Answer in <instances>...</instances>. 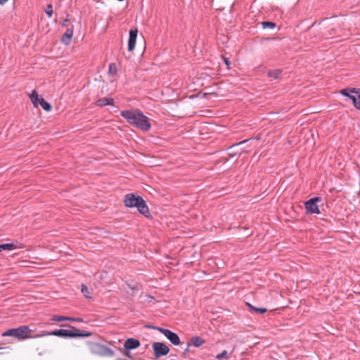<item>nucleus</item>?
Masks as SVG:
<instances>
[{"mask_svg": "<svg viewBox=\"0 0 360 360\" xmlns=\"http://www.w3.org/2000/svg\"><path fill=\"white\" fill-rule=\"evenodd\" d=\"M121 115L126 119L130 124L135 126L142 131H148L151 128L148 117L143 115L139 109L135 110H122Z\"/></svg>", "mask_w": 360, "mask_h": 360, "instance_id": "nucleus-1", "label": "nucleus"}, {"mask_svg": "<svg viewBox=\"0 0 360 360\" xmlns=\"http://www.w3.org/2000/svg\"><path fill=\"white\" fill-rule=\"evenodd\" d=\"M61 326L68 327L70 329H56L51 332L44 331L41 334H37V337H44L47 335H54L63 338H75L90 337L92 333L86 330H82L70 324H63Z\"/></svg>", "mask_w": 360, "mask_h": 360, "instance_id": "nucleus-2", "label": "nucleus"}, {"mask_svg": "<svg viewBox=\"0 0 360 360\" xmlns=\"http://www.w3.org/2000/svg\"><path fill=\"white\" fill-rule=\"evenodd\" d=\"M123 203L127 207H136L139 213L144 217L147 218L151 217L148 206L141 196L133 193H127L124 195Z\"/></svg>", "mask_w": 360, "mask_h": 360, "instance_id": "nucleus-3", "label": "nucleus"}, {"mask_svg": "<svg viewBox=\"0 0 360 360\" xmlns=\"http://www.w3.org/2000/svg\"><path fill=\"white\" fill-rule=\"evenodd\" d=\"M32 330L28 326H20L18 328H11L4 332L1 335L3 337H13L19 341H22L29 338H37V335H32Z\"/></svg>", "mask_w": 360, "mask_h": 360, "instance_id": "nucleus-4", "label": "nucleus"}, {"mask_svg": "<svg viewBox=\"0 0 360 360\" xmlns=\"http://www.w3.org/2000/svg\"><path fill=\"white\" fill-rule=\"evenodd\" d=\"M321 198L316 196L309 200H307L304 202V207L307 214H319L320 210L318 206V202H321Z\"/></svg>", "mask_w": 360, "mask_h": 360, "instance_id": "nucleus-5", "label": "nucleus"}, {"mask_svg": "<svg viewBox=\"0 0 360 360\" xmlns=\"http://www.w3.org/2000/svg\"><path fill=\"white\" fill-rule=\"evenodd\" d=\"M91 349L93 352L101 356H112L114 354V352L110 348L98 343H91Z\"/></svg>", "mask_w": 360, "mask_h": 360, "instance_id": "nucleus-6", "label": "nucleus"}, {"mask_svg": "<svg viewBox=\"0 0 360 360\" xmlns=\"http://www.w3.org/2000/svg\"><path fill=\"white\" fill-rule=\"evenodd\" d=\"M153 349L155 358H159L168 354L169 348L164 343L155 342L153 343Z\"/></svg>", "mask_w": 360, "mask_h": 360, "instance_id": "nucleus-7", "label": "nucleus"}, {"mask_svg": "<svg viewBox=\"0 0 360 360\" xmlns=\"http://www.w3.org/2000/svg\"><path fill=\"white\" fill-rule=\"evenodd\" d=\"M158 331L163 334L173 345H179L181 340L178 335L166 328H158Z\"/></svg>", "mask_w": 360, "mask_h": 360, "instance_id": "nucleus-8", "label": "nucleus"}, {"mask_svg": "<svg viewBox=\"0 0 360 360\" xmlns=\"http://www.w3.org/2000/svg\"><path fill=\"white\" fill-rule=\"evenodd\" d=\"M137 34H138L137 29L130 30L129 37V40H128V50L129 51H133L135 47Z\"/></svg>", "mask_w": 360, "mask_h": 360, "instance_id": "nucleus-9", "label": "nucleus"}, {"mask_svg": "<svg viewBox=\"0 0 360 360\" xmlns=\"http://www.w3.org/2000/svg\"><path fill=\"white\" fill-rule=\"evenodd\" d=\"M74 25H71L70 27H68L65 32L61 37V41L65 45H69L71 42V39L73 35Z\"/></svg>", "mask_w": 360, "mask_h": 360, "instance_id": "nucleus-10", "label": "nucleus"}, {"mask_svg": "<svg viewBox=\"0 0 360 360\" xmlns=\"http://www.w3.org/2000/svg\"><path fill=\"white\" fill-rule=\"evenodd\" d=\"M248 141V140L246 139V140H244L243 141L238 142L237 143H235V144H233L232 146H231L228 148V150H229L228 155L230 157H234V156H236L237 155H240L242 153L245 152V149H241L240 150H236V148L238 147L241 144H243V143H246Z\"/></svg>", "mask_w": 360, "mask_h": 360, "instance_id": "nucleus-11", "label": "nucleus"}, {"mask_svg": "<svg viewBox=\"0 0 360 360\" xmlns=\"http://www.w3.org/2000/svg\"><path fill=\"white\" fill-rule=\"evenodd\" d=\"M140 345L139 340L131 338L126 340L124 344V348L125 350L129 351L138 348Z\"/></svg>", "mask_w": 360, "mask_h": 360, "instance_id": "nucleus-12", "label": "nucleus"}, {"mask_svg": "<svg viewBox=\"0 0 360 360\" xmlns=\"http://www.w3.org/2000/svg\"><path fill=\"white\" fill-rule=\"evenodd\" d=\"M52 321H69L71 322H83V319L72 318V317L63 316H55L52 318Z\"/></svg>", "mask_w": 360, "mask_h": 360, "instance_id": "nucleus-13", "label": "nucleus"}, {"mask_svg": "<svg viewBox=\"0 0 360 360\" xmlns=\"http://www.w3.org/2000/svg\"><path fill=\"white\" fill-rule=\"evenodd\" d=\"M356 88H346L340 90V94L345 97H347V100L352 101V96L355 97V93L356 91Z\"/></svg>", "mask_w": 360, "mask_h": 360, "instance_id": "nucleus-14", "label": "nucleus"}, {"mask_svg": "<svg viewBox=\"0 0 360 360\" xmlns=\"http://www.w3.org/2000/svg\"><path fill=\"white\" fill-rule=\"evenodd\" d=\"M108 105H114V99L112 98L104 97V98L98 99L96 101V105H98L99 107H104Z\"/></svg>", "mask_w": 360, "mask_h": 360, "instance_id": "nucleus-15", "label": "nucleus"}, {"mask_svg": "<svg viewBox=\"0 0 360 360\" xmlns=\"http://www.w3.org/2000/svg\"><path fill=\"white\" fill-rule=\"evenodd\" d=\"M246 304L248 307V311L250 313L262 314L267 311V309L265 307H256L248 302H247Z\"/></svg>", "mask_w": 360, "mask_h": 360, "instance_id": "nucleus-16", "label": "nucleus"}, {"mask_svg": "<svg viewBox=\"0 0 360 360\" xmlns=\"http://www.w3.org/2000/svg\"><path fill=\"white\" fill-rule=\"evenodd\" d=\"M23 246L22 245H17L14 243L0 244V252H2L3 250H14L16 248H21Z\"/></svg>", "mask_w": 360, "mask_h": 360, "instance_id": "nucleus-17", "label": "nucleus"}, {"mask_svg": "<svg viewBox=\"0 0 360 360\" xmlns=\"http://www.w3.org/2000/svg\"><path fill=\"white\" fill-rule=\"evenodd\" d=\"M205 341L200 336H195L191 338L190 343L195 347H199L202 345Z\"/></svg>", "mask_w": 360, "mask_h": 360, "instance_id": "nucleus-18", "label": "nucleus"}, {"mask_svg": "<svg viewBox=\"0 0 360 360\" xmlns=\"http://www.w3.org/2000/svg\"><path fill=\"white\" fill-rule=\"evenodd\" d=\"M352 101L354 107L360 110V89H357L355 93V97L352 96Z\"/></svg>", "mask_w": 360, "mask_h": 360, "instance_id": "nucleus-19", "label": "nucleus"}, {"mask_svg": "<svg viewBox=\"0 0 360 360\" xmlns=\"http://www.w3.org/2000/svg\"><path fill=\"white\" fill-rule=\"evenodd\" d=\"M30 98L34 106L37 107L39 105L40 98H39L38 94L35 90L32 91V94L30 96Z\"/></svg>", "mask_w": 360, "mask_h": 360, "instance_id": "nucleus-20", "label": "nucleus"}, {"mask_svg": "<svg viewBox=\"0 0 360 360\" xmlns=\"http://www.w3.org/2000/svg\"><path fill=\"white\" fill-rule=\"evenodd\" d=\"M281 73V69L269 70V71L267 72L268 76L270 77H273L274 79L278 78Z\"/></svg>", "mask_w": 360, "mask_h": 360, "instance_id": "nucleus-21", "label": "nucleus"}, {"mask_svg": "<svg viewBox=\"0 0 360 360\" xmlns=\"http://www.w3.org/2000/svg\"><path fill=\"white\" fill-rule=\"evenodd\" d=\"M39 104L46 111H50L52 108L51 105L47 101H46L43 98H40Z\"/></svg>", "mask_w": 360, "mask_h": 360, "instance_id": "nucleus-22", "label": "nucleus"}, {"mask_svg": "<svg viewBox=\"0 0 360 360\" xmlns=\"http://www.w3.org/2000/svg\"><path fill=\"white\" fill-rule=\"evenodd\" d=\"M262 25L264 29H274V27H276V23L271 21H264L262 22Z\"/></svg>", "mask_w": 360, "mask_h": 360, "instance_id": "nucleus-23", "label": "nucleus"}, {"mask_svg": "<svg viewBox=\"0 0 360 360\" xmlns=\"http://www.w3.org/2000/svg\"><path fill=\"white\" fill-rule=\"evenodd\" d=\"M81 291L85 297L91 298L90 292L89 290L88 287L86 285H82Z\"/></svg>", "mask_w": 360, "mask_h": 360, "instance_id": "nucleus-24", "label": "nucleus"}, {"mask_svg": "<svg viewBox=\"0 0 360 360\" xmlns=\"http://www.w3.org/2000/svg\"><path fill=\"white\" fill-rule=\"evenodd\" d=\"M45 13L47 14L49 18H51L53 15V10L52 4H48L44 9Z\"/></svg>", "mask_w": 360, "mask_h": 360, "instance_id": "nucleus-25", "label": "nucleus"}, {"mask_svg": "<svg viewBox=\"0 0 360 360\" xmlns=\"http://www.w3.org/2000/svg\"><path fill=\"white\" fill-rule=\"evenodd\" d=\"M223 358H226V359L228 358V353L226 350H224L221 353H220L216 356V359H219V360H221Z\"/></svg>", "mask_w": 360, "mask_h": 360, "instance_id": "nucleus-26", "label": "nucleus"}, {"mask_svg": "<svg viewBox=\"0 0 360 360\" xmlns=\"http://www.w3.org/2000/svg\"><path fill=\"white\" fill-rule=\"evenodd\" d=\"M117 72V69H108V75L110 76V77H112L114 75H115Z\"/></svg>", "mask_w": 360, "mask_h": 360, "instance_id": "nucleus-27", "label": "nucleus"}, {"mask_svg": "<svg viewBox=\"0 0 360 360\" xmlns=\"http://www.w3.org/2000/svg\"><path fill=\"white\" fill-rule=\"evenodd\" d=\"M69 20H69L68 18H65V19L63 21V22H62V25H62V27H66L67 28H68V27H70L68 26V22H69Z\"/></svg>", "mask_w": 360, "mask_h": 360, "instance_id": "nucleus-28", "label": "nucleus"}, {"mask_svg": "<svg viewBox=\"0 0 360 360\" xmlns=\"http://www.w3.org/2000/svg\"><path fill=\"white\" fill-rule=\"evenodd\" d=\"M191 346V343L188 342L187 344L186 348L185 349L184 352H183V355L184 356H186V353H188L189 352V348H190Z\"/></svg>", "mask_w": 360, "mask_h": 360, "instance_id": "nucleus-29", "label": "nucleus"}, {"mask_svg": "<svg viewBox=\"0 0 360 360\" xmlns=\"http://www.w3.org/2000/svg\"><path fill=\"white\" fill-rule=\"evenodd\" d=\"M226 65L229 68L231 65V61L229 58L223 57Z\"/></svg>", "mask_w": 360, "mask_h": 360, "instance_id": "nucleus-30", "label": "nucleus"}, {"mask_svg": "<svg viewBox=\"0 0 360 360\" xmlns=\"http://www.w3.org/2000/svg\"><path fill=\"white\" fill-rule=\"evenodd\" d=\"M147 327L149 328H152V329L156 330H158V328H162L161 327L155 326H153V325H148Z\"/></svg>", "mask_w": 360, "mask_h": 360, "instance_id": "nucleus-31", "label": "nucleus"}, {"mask_svg": "<svg viewBox=\"0 0 360 360\" xmlns=\"http://www.w3.org/2000/svg\"><path fill=\"white\" fill-rule=\"evenodd\" d=\"M8 0H0V5H4L6 4Z\"/></svg>", "mask_w": 360, "mask_h": 360, "instance_id": "nucleus-32", "label": "nucleus"}, {"mask_svg": "<svg viewBox=\"0 0 360 360\" xmlns=\"http://www.w3.org/2000/svg\"><path fill=\"white\" fill-rule=\"evenodd\" d=\"M108 68H115V64L112 63L109 65V67Z\"/></svg>", "mask_w": 360, "mask_h": 360, "instance_id": "nucleus-33", "label": "nucleus"}, {"mask_svg": "<svg viewBox=\"0 0 360 360\" xmlns=\"http://www.w3.org/2000/svg\"><path fill=\"white\" fill-rule=\"evenodd\" d=\"M117 360H127V359H118Z\"/></svg>", "mask_w": 360, "mask_h": 360, "instance_id": "nucleus-34", "label": "nucleus"}, {"mask_svg": "<svg viewBox=\"0 0 360 360\" xmlns=\"http://www.w3.org/2000/svg\"><path fill=\"white\" fill-rule=\"evenodd\" d=\"M4 349V348H3V347H1V348H0V349Z\"/></svg>", "mask_w": 360, "mask_h": 360, "instance_id": "nucleus-35", "label": "nucleus"}]
</instances>
